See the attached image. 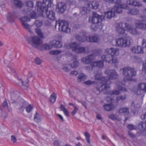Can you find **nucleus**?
Masks as SVG:
<instances>
[{
    "mask_svg": "<svg viewBox=\"0 0 146 146\" xmlns=\"http://www.w3.org/2000/svg\"><path fill=\"white\" fill-rule=\"evenodd\" d=\"M94 54H89L86 57L82 58L81 61L84 64H89L91 62L93 59L94 58Z\"/></svg>",
    "mask_w": 146,
    "mask_h": 146,
    "instance_id": "ddd939ff",
    "label": "nucleus"
},
{
    "mask_svg": "<svg viewBox=\"0 0 146 146\" xmlns=\"http://www.w3.org/2000/svg\"><path fill=\"white\" fill-rule=\"evenodd\" d=\"M127 13L131 15H135L138 14L139 13V11L138 9L130 8L128 10Z\"/></svg>",
    "mask_w": 146,
    "mask_h": 146,
    "instance_id": "a878e982",
    "label": "nucleus"
},
{
    "mask_svg": "<svg viewBox=\"0 0 146 146\" xmlns=\"http://www.w3.org/2000/svg\"><path fill=\"white\" fill-rule=\"evenodd\" d=\"M79 102L81 103L82 105L84 106L85 108H86V104L85 102V101H82V102Z\"/></svg>",
    "mask_w": 146,
    "mask_h": 146,
    "instance_id": "338daca9",
    "label": "nucleus"
},
{
    "mask_svg": "<svg viewBox=\"0 0 146 146\" xmlns=\"http://www.w3.org/2000/svg\"><path fill=\"white\" fill-rule=\"evenodd\" d=\"M127 3L128 4L132 6H139V3L134 0H128L127 1Z\"/></svg>",
    "mask_w": 146,
    "mask_h": 146,
    "instance_id": "cd10ccee",
    "label": "nucleus"
},
{
    "mask_svg": "<svg viewBox=\"0 0 146 146\" xmlns=\"http://www.w3.org/2000/svg\"><path fill=\"white\" fill-rule=\"evenodd\" d=\"M108 93L109 94L111 95H118L120 94V92L118 90H114L109 92Z\"/></svg>",
    "mask_w": 146,
    "mask_h": 146,
    "instance_id": "49530a36",
    "label": "nucleus"
},
{
    "mask_svg": "<svg viewBox=\"0 0 146 146\" xmlns=\"http://www.w3.org/2000/svg\"><path fill=\"white\" fill-rule=\"evenodd\" d=\"M27 41L29 44L35 48H37L42 43V40L36 36L30 37L28 39Z\"/></svg>",
    "mask_w": 146,
    "mask_h": 146,
    "instance_id": "0eeeda50",
    "label": "nucleus"
},
{
    "mask_svg": "<svg viewBox=\"0 0 146 146\" xmlns=\"http://www.w3.org/2000/svg\"><path fill=\"white\" fill-rule=\"evenodd\" d=\"M104 18L103 16L99 15L95 12L93 13L91 20L92 25L90 26L92 31H96L98 29H102L103 25L102 22Z\"/></svg>",
    "mask_w": 146,
    "mask_h": 146,
    "instance_id": "39448f33",
    "label": "nucleus"
},
{
    "mask_svg": "<svg viewBox=\"0 0 146 146\" xmlns=\"http://www.w3.org/2000/svg\"><path fill=\"white\" fill-rule=\"evenodd\" d=\"M115 13H117L114 6L110 11L105 12V17L107 18L111 19L115 15Z\"/></svg>",
    "mask_w": 146,
    "mask_h": 146,
    "instance_id": "2eb2a0df",
    "label": "nucleus"
},
{
    "mask_svg": "<svg viewBox=\"0 0 146 146\" xmlns=\"http://www.w3.org/2000/svg\"><path fill=\"white\" fill-rule=\"evenodd\" d=\"M122 70L124 77L123 81L121 82L122 84L119 86L118 89L120 91L125 92L127 91V90L124 87L125 82L132 81L133 78L136 75L137 71L134 68L129 66L124 67L122 69Z\"/></svg>",
    "mask_w": 146,
    "mask_h": 146,
    "instance_id": "f03ea898",
    "label": "nucleus"
},
{
    "mask_svg": "<svg viewBox=\"0 0 146 146\" xmlns=\"http://www.w3.org/2000/svg\"><path fill=\"white\" fill-rule=\"evenodd\" d=\"M116 27V31L119 33V36L126 37L127 34L125 33V31L134 35H138L140 33L139 31L135 28H132L128 23H118Z\"/></svg>",
    "mask_w": 146,
    "mask_h": 146,
    "instance_id": "7ed1b4c3",
    "label": "nucleus"
},
{
    "mask_svg": "<svg viewBox=\"0 0 146 146\" xmlns=\"http://www.w3.org/2000/svg\"><path fill=\"white\" fill-rule=\"evenodd\" d=\"M3 106L4 108L6 109H8V103L6 100L4 101L3 104Z\"/></svg>",
    "mask_w": 146,
    "mask_h": 146,
    "instance_id": "3c124183",
    "label": "nucleus"
},
{
    "mask_svg": "<svg viewBox=\"0 0 146 146\" xmlns=\"http://www.w3.org/2000/svg\"><path fill=\"white\" fill-rule=\"evenodd\" d=\"M78 64V62L75 60L71 64V66L72 68H76L77 67Z\"/></svg>",
    "mask_w": 146,
    "mask_h": 146,
    "instance_id": "a18cd8bd",
    "label": "nucleus"
},
{
    "mask_svg": "<svg viewBox=\"0 0 146 146\" xmlns=\"http://www.w3.org/2000/svg\"><path fill=\"white\" fill-rule=\"evenodd\" d=\"M42 50H50L52 48L51 45L48 44H43L41 45Z\"/></svg>",
    "mask_w": 146,
    "mask_h": 146,
    "instance_id": "e433bc0d",
    "label": "nucleus"
},
{
    "mask_svg": "<svg viewBox=\"0 0 146 146\" xmlns=\"http://www.w3.org/2000/svg\"><path fill=\"white\" fill-rule=\"evenodd\" d=\"M58 25V29L59 31H62L64 33H68L70 32V29L69 27V24L68 22L63 20H59L58 22H56L55 27L57 24Z\"/></svg>",
    "mask_w": 146,
    "mask_h": 146,
    "instance_id": "423d86ee",
    "label": "nucleus"
},
{
    "mask_svg": "<svg viewBox=\"0 0 146 146\" xmlns=\"http://www.w3.org/2000/svg\"><path fill=\"white\" fill-rule=\"evenodd\" d=\"M11 140L14 143H15L17 142V139L15 137L14 135L11 136Z\"/></svg>",
    "mask_w": 146,
    "mask_h": 146,
    "instance_id": "680f3d73",
    "label": "nucleus"
},
{
    "mask_svg": "<svg viewBox=\"0 0 146 146\" xmlns=\"http://www.w3.org/2000/svg\"><path fill=\"white\" fill-rule=\"evenodd\" d=\"M27 7L30 8L33 7L34 3L32 1H29L27 2L26 3Z\"/></svg>",
    "mask_w": 146,
    "mask_h": 146,
    "instance_id": "09e8293b",
    "label": "nucleus"
},
{
    "mask_svg": "<svg viewBox=\"0 0 146 146\" xmlns=\"http://www.w3.org/2000/svg\"><path fill=\"white\" fill-rule=\"evenodd\" d=\"M103 107L104 110L107 111H111L114 110L115 108V105L112 103L105 104Z\"/></svg>",
    "mask_w": 146,
    "mask_h": 146,
    "instance_id": "a211bd4d",
    "label": "nucleus"
},
{
    "mask_svg": "<svg viewBox=\"0 0 146 146\" xmlns=\"http://www.w3.org/2000/svg\"><path fill=\"white\" fill-rule=\"evenodd\" d=\"M146 83H140L139 84L137 87L138 90L145 92V88L146 87Z\"/></svg>",
    "mask_w": 146,
    "mask_h": 146,
    "instance_id": "7c9ffc66",
    "label": "nucleus"
},
{
    "mask_svg": "<svg viewBox=\"0 0 146 146\" xmlns=\"http://www.w3.org/2000/svg\"><path fill=\"white\" fill-rule=\"evenodd\" d=\"M14 3L15 6L19 8H21L23 6L22 2L19 0H15Z\"/></svg>",
    "mask_w": 146,
    "mask_h": 146,
    "instance_id": "f704fd0d",
    "label": "nucleus"
},
{
    "mask_svg": "<svg viewBox=\"0 0 146 146\" xmlns=\"http://www.w3.org/2000/svg\"><path fill=\"white\" fill-rule=\"evenodd\" d=\"M52 4V0H43V3L37 1L36 5L37 11L42 13L43 16H46L50 20H54L55 19V13L53 10L48 11V7Z\"/></svg>",
    "mask_w": 146,
    "mask_h": 146,
    "instance_id": "f257e3e1",
    "label": "nucleus"
},
{
    "mask_svg": "<svg viewBox=\"0 0 146 146\" xmlns=\"http://www.w3.org/2000/svg\"><path fill=\"white\" fill-rule=\"evenodd\" d=\"M88 6L90 8L97 9L98 8L99 5L97 2L94 1L92 2H90V3L88 4Z\"/></svg>",
    "mask_w": 146,
    "mask_h": 146,
    "instance_id": "b1692460",
    "label": "nucleus"
},
{
    "mask_svg": "<svg viewBox=\"0 0 146 146\" xmlns=\"http://www.w3.org/2000/svg\"><path fill=\"white\" fill-rule=\"evenodd\" d=\"M58 12L60 13H63L65 11L66 6L63 3H60L58 4Z\"/></svg>",
    "mask_w": 146,
    "mask_h": 146,
    "instance_id": "4be33fe9",
    "label": "nucleus"
},
{
    "mask_svg": "<svg viewBox=\"0 0 146 146\" xmlns=\"http://www.w3.org/2000/svg\"><path fill=\"white\" fill-rule=\"evenodd\" d=\"M35 24L37 27H40L42 25V22L41 21L36 20L35 21Z\"/></svg>",
    "mask_w": 146,
    "mask_h": 146,
    "instance_id": "de8ad7c7",
    "label": "nucleus"
},
{
    "mask_svg": "<svg viewBox=\"0 0 146 146\" xmlns=\"http://www.w3.org/2000/svg\"><path fill=\"white\" fill-rule=\"evenodd\" d=\"M29 12H30V15H31V18H35L36 17V13L35 12L33 11L32 12H31V10H28Z\"/></svg>",
    "mask_w": 146,
    "mask_h": 146,
    "instance_id": "8fccbe9b",
    "label": "nucleus"
},
{
    "mask_svg": "<svg viewBox=\"0 0 146 146\" xmlns=\"http://www.w3.org/2000/svg\"><path fill=\"white\" fill-rule=\"evenodd\" d=\"M140 129L144 131H146V121L141 122L138 125Z\"/></svg>",
    "mask_w": 146,
    "mask_h": 146,
    "instance_id": "2f4dec72",
    "label": "nucleus"
},
{
    "mask_svg": "<svg viewBox=\"0 0 146 146\" xmlns=\"http://www.w3.org/2000/svg\"><path fill=\"white\" fill-rule=\"evenodd\" d=\"M67 1L70 5H73L76 4V0H67Z\"/></svg>",
    "mask_w": 146,
    "mask_h": 146,
    "instance_id": "6e6d98bb",
    "label": "nucleus"
},
{
    "mask_svg": "<svg viewBox=\"0 0 146 146\" xmlns=\"http://www.w3.org/2000/svg\"><path fill=\"white\" fill-rule=\"evenodd\" d=\"M56 98V95L55 93H53L50 97L49 101L52 103H54L55 102Z\"/></svg>",
    "mask_w": 146,
    "mask_h": 146,
    "instance_id": "473e14b6",
    "label": "nucleus"
},
{
    "mask_svg": "<svg viewBox=\"0 0 146 146\" xmlns=\"http://www.w3.org/2000/svg\"><path fill=\"white\" fill-rule=\"evenodd\" d=\"M54 146H60V143L58 141H55L54 143Z\"/></svg>",
    "mask_w": 146,
    "mask_h": 146,
    "instance_id": "052dcab7",
    "label": "nucleus"
},
{
    "mask_svg": "<svg viewBox=\"0 0 146 146\" xmlns=\"http://www.w3.org/2000/svg\"><path fill=\"white\" fill-rule=\"evenodd\" d=\"M105 74L109 75L108 77L106 78L107 80L110 81V80H115L118 77V74L114 69H107L104 72Z\"/></svg>",
    "mask_w": 146,
    "mask_h": 146,
    "instance_id": "9b49d317",
    "label": "nucleus"
},
{
    "mask_svg": "<svg viewBox=\"0 0 146 146\" xmlns=\"http://www.w3.org/2000/svg\"><path fill=\"white\" fill-rule=\"evenodd\" d=\"M119 34V33H118ZM119 36L122 37L116 39V43L117 46L120 47H125L127 46H129L130 44V40L125 39L124 37Z\"/></svg>",
    "mask_w": 146,
    "mask_h": 146,
    "instance_id": "6e6552de",
    "label": "nucleus"
},
{
    "mask_svg": "<svg viewBox=\"0 0 146 146\" xmlns=\"http://www.w3.org/2000/svg\"><path fill=\"white\" fill-rule=\"evenodd\" d=\"M116 12L118 13H121L122 12V9H126L128 7L126 4H121V0H116L114 5Z\"/></svg>",
    "mask_w": 146,
    "mask_h": 146,
    "instance_id": "9d476101",
    "label": "nucleus"
},
{
    "mask_svg": "<svg viewBox=\"0 0 146 146\" xmlns=\"http://www.w3.org/2000/svg\"><path fill=\"white\" fill-rule=\"evenodd\" d=\"M28 104L27 102L25 100L23 101L22 104L20 105V107L18 108L19 110L21 113H23L25 108H26L27 106L28 105Z\"/></svg>",
    "mask_w": 146,
    "mask_h": 146,
    "instance_id": "5701e85b",
    "label": "nucleus"
},
{
    "mask_svg": "<svg viewBox=\"0 0 146 146\" xmlns=\"http://www.w3.org/2000/svg\"><path fill=\"white\" fill-rule=\"evenodd\" d=\"M143 71H144L146 73V64H143V67L142 69Z\"/></svg>",
    "mask_w": 146,
    "mask_h": 146,
    "instance_id": "774afa93",
    "label": "nucleus"
},
{
    "mask_svg": "<svg viewBox=\"0 0 146 146\" xmlns=\"http://www.w3.org/2000/svg\"><path fill=\"white\" fill-rule=\"evenodd\" d=\"M126 96L125 95H124L123 96L121 95L118 96L116 98V102L117 103L120 100H123L126 99Z\"/></svg>",
    "mask_w": 146,
    "mask_h": 146,
    "instance_id": "58836bf2",
    "label": "nucleus"
},
{
    "mask_svg": "<svg viewBox=\"0 0 146 146\" xmlns=\"http://www.w3.org/2000/svg\"><path fill=\"white\" fill-rule=\"evenodd\" d=\"M19 14V13L17 11H13L8 13L6 17L7 21L11 23H13L17 18Z\"/></svg>",
    "mask_w": 146,
    "mask_h": 146,
    "instance_id": "f8f14e48",
    "label": "nucleus"
},
{
    "mask_svg": "<svg viewBox=\"0 0 146 146\" xmlns=\"http://www.w3.org/2000/svg\"><path fill=\"white\" fill-rule=\"evenodd\" d=\"M84 135L86 137L87 143H90V135L89 133L88 132H86L84 133Z\"/></svg>",
    "mask_w": 146,
    "mask_h": 146,
    "instance_id": "79ce46f5",
    "label": "nucleus"
},
{
    "mask_svg": "<svg viewBox=\"0 0 146 146\" xmlns=\"http://www.w3.org/2000/svg\"><path fill=\"white\" fill-rule=\"evenodd\" d=\"M104 66V62L102 60L94 62L92 65L93 66L97 67L100 68L103 67Z\"/></svg>",
    "mask_w": 146,
    "mask_h": 146,
    "instance_id": "393cba45",
    "label": "nucleus"
},
{
    "mask_svg": "<svg viewBox=\"0 0 146 146\" xmlns=\"http://www.w3.org/2000/svg\"><path fill=\"white\" fill-rule=\"evenodd\" d=\"M60 108L61 109V110L62 111H63L66 109L65 107H64V106L62 104L61 105Z\"/></svg>",
    "mask_w": 146,
    "mask_h": 146,
    "instance_id": "0e129e2a",
    "label": "nucleus"
},
{
    "mask_svg": "<svg viewBox=\"0 0 146 146\" xmlns=\"http://www.w3.org/2000/svg\"><path fill=\"white\" fill-rule=\"evenodd\" d=\"M86 76L83 74H81L78 75V77L77 81L80 82L86 80Z\"/></svg>",
    "mask_w": 146,
    "mask_h": 146,
    "instance_id": "c756f323",
    "label": "nucleus"
},
{
    "mask_svg": "<svg viewBox=\"0 0 146 146\" xmlns=\"http://www.w3.org/2000/svg\"><path fill=\"white\" fill-rule=\"evenodd\" d=\"M101 58L104 61L108 62L109 63L116 64L118 63V60L116 57L110 54L103 55Z\"/></svg>",
    "mask_w": 146,
    "mask_h": 146,
    "instance_id": "1a4fd4ad",
    "label": "nucleus"
},
{
    "mask_svg": "<svg viewBox=\"0 0 146 146\" xmlns=\"http://www.w3.org/2000/svg\"><path fill=\"white\" fill-rule=\"evenodd\" d=\"M74 110L72 112V113L73 115H74L76 114L78 110V108L75 106H74Z\"/></svg>",
    "mask_w": 146,
    "mask_h": 146,
    "instance_id": "4d7b16f0",
    "label": "nucleus"
},
{
    "mask_svg": "<svg viewBox=\"0 0 146 146\" xmlns=\"http://www.w3.org/2000/svg\"><path fill=\"white\" fill-rule=\"evenodd\" d=\"M118 112L121 114L127 116L129 114V109L126 108H120L118 110Z\"/></svg>",
    "mask_w": 146,
    "mask_h": 146,
    "instance_id": "412c9836",
    "label": "nucleus"
},
{
    "mask_svg": "<svg viewBox=\"0 0 146 146\" xmlns=\"http://www.w3.org/2000/svg\"><path fill=\"white\" fill-rule=\"evenodd\" d=\"M61 52L60 50H51L49 52V54L50 55H57Z\"/></svg>",
    "mask_w": 146,
    "mask_h": 146,
    "instance_id": "a19ab883",
    "label": "nucleus"
},
{
    "mask_svg": "<svg viewBox=\"0 0 146 146\" xmlns=\"http://www.w3.org/2000/svg\"><path fill=\"white\" fill-rule=\"evenodd\" d=\"M78 44L76 42H72L70 43L65 44L64 47L67 49L72 48V51L75 52L78 47Z\"/></svg>",
    "mask_w": 146,
    "mask_h": 146,
    "instance_id": "4468645a",
    "label": "nucleus"
},
{
    "mask_svg": "<svg viewBox=\"0 0 146 146\" xmlns=\"http://www.w3.org/2000/svg\"><path fill=\"white\" fill-rule=\"evenodd\" d=\"M20 20L22 22V24H23L26 23V22L29 21L30 19L27 16H25L21 18Z\"/></svg>",
    "mask_w": 146,
    "mask_h": 146,
    "instance_id": "4c0bfd02",
    "label": "nucleus"
},
{
    "mask_svg": "<svg viewBox=\"0 0 146 146\" xmlns=\"http://www.w3.org/2000/svg\"><path fill=\"white\" fill-rule=\"evenodd\" d=\"M95 82L92 81L90 80H89L86 81H85L84 82V84L87 85H90L92 84H93Z\"/></svg>",
    "mask_w": 146,
    "mask_h": 146,
    "instance_id": "864d4df0",
    "label": "nucleus"
},
{
    "mask_svg": "<svg viewBox=\"0 0 146 146\" xmlns=\"http://www.w3.org/2000/svg\"><path fill=\"white\" fill-rule=\"evenodd\" d=\"M33 109V106L30 104L29 105H28L27 106L26 108V111L27 113H29L31 112Z\"/></svg>",
    "mask_w": 146,
    "mask_h": 146,
    "instance_id": "37998d69",
    "label": "nucleus"
},
{
    "mask_svg": "<svg viewBox=\"0 0 146 146\" xmlns=\"http://www.w3.org/2000/svg\"><path fill=\"white\" fill-rule=\"evenodd\" d=\"M63 112H64V113L65 116L68 117L69 116L68 111L67 109H66L65 111H64Z\"/></svg>",
    "mask_w": 146,
    "mask_h": 146,
    "instance_id": "69168bd1",
    "label": "nucleus"
},
{
    "mask_svg": "<svg viewBox=\"0 0 146 146\" xmlns=\"http://www.w3.org/2000/svg\"><path fill=\"white\" fill-rule=\"evenodd\" d=\"M22 24L25 29L28 30L29 32L31 33H32V32L31 30V26L30 25H29L26 23H23Z\"/></svg>",
    "mask_w": 146,
    "mask_h": 146,
    "instance_id": "ea45409f",
    "label": "nucleus"
},
{
    "mask_svg": "<svg viewBox=\"0 0 146 146\" xmlns=\"http://www.w3.org/2000/svg\"><path fill=\"white\" fill-rule=\"evenodd\" d=\"M94 72L95 80L102 81L101 85L100 86H97L96 88L100 93H104L110 88L109 85L111 84V82L109 80H107L106 78H107V77L102 76V74L100 71H95Z\"/></svg>",
    "mask_w": 146,
    "mask_h": 146,
    "instance_id": "20e7f679",
    "label": "nucleus"
},
{
    "mask_svg": "<svg viewBox=\"0 0 146 146\" xmlns=\"http://www.w3.org/2000/svg\"><path fill=\"white\" fill-rule=\"evenodd\" d=\"M76 39L80 42H84L86 41L87 37L84 35H77L76 37Z\"/></svg>",
    "mask_w": 146,
    "mask_h": 146,
    "instance_id": "bb28decb",
    "label": "nucleus"
},
{
    "mask_svg": "<svg viewBox=\"0 0 146 146\" xmlns=\"http://www.w3.org/2000/svg\"><path fill=\"white\" fill-rule=\"evenodd\" d=\"M42 119L41 115L38 114L37 112H36L34 117V120L36 122H40Z\"/></svg>",
    "mask_w": 146,
    "mask_h": 146,
    "instance_id": "c85d7f7f",
    "label": "nucleus"
},
{
    "mask_svg": "<svg viewBox=\"0 0 146 146\" xmlns=\"http://www.w3.org/2000/svg\"><path fill=\"white\" fill-rule=\"evenodd\" d=\"M35 31L38 35L40 38H44L43 34L41 31L40 29L36 28L35 29Z\"/></svg>",
    "mask_w": 146,
    "mask_h": 146,
    "instance_id": "72a5a7b5",
    "label": "nucleus"
},
{
    "mask_svg": "<svg viewBox=\"0 0 146 146\" xmlns=\"http://www.w3.org/2000/svg\"><path fill=\"white\" fill-rule=\"evenodd\" d=\"M99 39V38L96 36L90 35L87 37L86 41L88 42H98Z\"/></svg>",
    "mask_w": 146,
    "mask_h": 146,
    "instance_id": "6ab92c4d",
    "label": "nucleus"
},
{
    "mask_svg": "<svg viewBox=\"0 0 146 146\" xmlns=\"http://www.w3.org/2000/svg\"><path fill=\"white\" fill-rule=\"evenodd\" d=\"M35 62L36 64L37 65H39L41 63V60L38 58H36L35 60Z\"/></svg>",
    "mask_w": 146,
    "mask_h": 146,
    "instance_id": "bf43d9fd",
    "label": "nucleus"
},
{
    "mask_svg": "<svg viewBox=\"0 0 146 146\" xmlns=\"http://www.w3.org/2000/svg\"><path fill=\"white\" fill-rule=\"evenodd\" d=\"M118 50L117 48H110L106 50L105 53L108 54H110L112 56H114L118 51Z\"/></svg>",
    "mask_w": 146,
    "mask_h": 146,
    "instance_id": "aec40b11",
    "label": "nucleus"
},
{
    "mask_svg": "<svg viewBox=\"0 0 146 146\" xmlns=\"http://www.w3.org/2000/svg\"><path fill=\"white\" fill-rule=\"evenodd\" d=\"M85 50L86 49L85 47H78L75 52L77 53H81L84 52Z\"/></svg>",
    "mask_w": 146,
    "mask_h": 146,
    "instance_id": "c9c22d12",
    "label": "nucleus"
},
{
    "mask_svg": "<svg viewBox=\"0 0 146 146\" xmlns=\"http://www.w3.org/2000/svg\"><path fill=\"white\" fill-rule=\"evenodd\" d=\"M108 117L113 120H115L117 119V117L114 114H111L108 115Z\"/></svg>",
    "mask_w": 146,
    "mask_h": 146,
    "instance_id": "5fc2aeb1",
    "label": "nucleus"
},
{
    "mask_svg": "<svg viewBox=\"0 0 146 146\" xmlns=\"http://www.w3.org/2000/svg\"><path fill=\"white\" fill-rule=\"evenodd\" d=\"M127 127L129 129L131 130L135 129V128L134 125L131 124H129L128 125Z\"/></svg>",
    "mask_w": 146,
    "mask_h": 146,
    "instance_id": "603ef678",
    "label": "nucleus"
},
{
    "mask_svg": "<svg viewBox=\"0 0 146 146\" xmlns=\"http://www.w3.org/2000/svg\"><path fill=\"white\" fill-rule=\"evenodd\" d=\"M70 74L72 75L76 76L78 74V72L76 71H72L70 72Z\"/></svg>",
    "mask_w": 146,
    "mask_h": 146,
    "instance_id": "e2e57ef3",
    "label": "nucleus"
},
{
    "mask_svg": "<svg viewBox=\"0 0 146 146\" xmlns=\"http://www.w3.org/2000/svg\"><path fill=\"white\" fill-rule=\"evenodd\" d=\"M131 51L133 53L135 54L143 53V49L141 46H135L131 48Z\"/></svg>",
    "mask_w": 146,
    "mask_h": 146,
    "instance_id": "dca6fc26",
    "label": "nucleus"
},
{
    "mask_svg": "<svg viewBox=\"0 0 146 146\" xmlns=\"http://www.w3.org/2000/svg\"><path fill=\"white\" fill-rule=\"evenodd\" d=\"M128 134L130 137L131 138H134L136 137L135 135L133 134L131 131H129Z\"/></svg>",
    "mask_w": 146,
    "mask_h": 146,
    "instance_id": "13d9d810",
    "label": "nucleus"
},
{
    "mask_svg": "<svg viewBox=\"0 0 146 146\" xmlns=\"http://www.w3.org/2000/svg\"><path fill=\"white\" fill-rule=\"evenodd\" d=\"M136 26L137 28L146 29V21L143 20L138 21V22L136 23Z\"/></svg>",
    "mask_w": 146,
    "mask_h": 146,
    "instance_id": "f3484780",
    "label": "nucleus"
},
{
    "mask_svg": "<svg viewBox=\"0 0 146 146\" xmlns=\"http://www.w3.org/2000/svg\"><path fill=\"white\" fill-rule=\"evenodd\" d=\"M54 46L57 48H59L61 47L62 44L60 41H56Z\"/></svg>",
    "mask_w": 146,
    "mask_h": 146,
    "instance_id": "c03bdc74",
    "label": "nucleus"
}]
</instances>
